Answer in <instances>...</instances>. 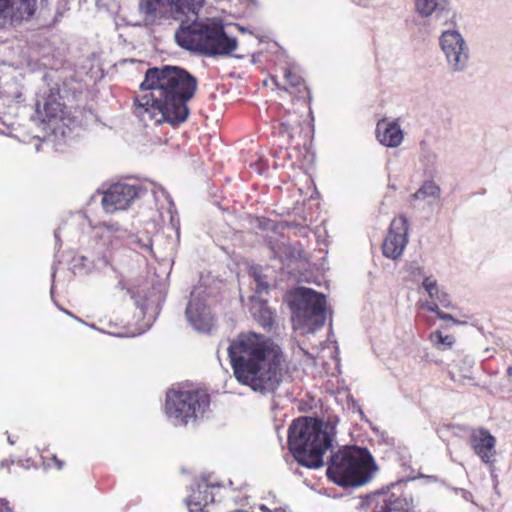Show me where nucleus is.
Listing matches in <instances>:
<instances>
[{
    "mask_svg": "<svg viewBox=\"0 0 512 512\" xmlns=\"http://www.w3.org/2000/svg\"><path fill=\"white\" fill-rule=\"evenodd\" d=\"M260 509L264 512H288L285 508H275L274 510H269L266 506H261Z\"/></svg>",
    "mask_w": 512,
    "mask_h": 512,
    "instance_id": "39",
    "label": "nucleus"
},
{
    "mask_svg": "<svg viewBox=\"0 0 512 512\" xmlns=\"http://www.w3.org/2000/svg\"><path fill=\"white\" fill-rule=\"evenodd\" d=\"M377 465L366 448L346 446L330 457L327 477L342 487H359L368 483Z\"/></svg>",
    "mask_w": 512,
    "mask_h": 512,
    "instance_id": "5",
    "label": "nucleus"
},
{
    "mask_svg": "<svg viewBox=\"0 0 512 512\" xmlns=\"http://www.w3.org/2000/svg\"><path fill=\"white\" fill-rule=\"evenodd\" d=\"M470 440L474 453L482 460V462L485 464H492L496 454L495 437L488 430L481 428L472 432Z\"/></svg>",
    "mask_w": 512,
    "mask_h": 512,
    "instance_id": "17",
    "label": "nucleus"
},
{
    "mask_svg": "<svg viewBox=\"0 0 512 512\" xmlns=\"http://www.w3.org/2000/svg\"><path fill=\"white\" fill-rule=\"evenodd\" d=\"M251 301V312L257 322L264 328L271 327L274 322V312L267 305V302L258 296H253Z\"/></svg>",
    "mask_w": 512,
    "mask_h": 512,
    "instance_id": "20",
    "label": "nucleus"
},
{
    "mask_svg": "<svg viewBox=\"0 0 512 512\" xmlns=\"http://www.w3.org/2000/svg\"><path fill=\"white\" fill-rule=\"evenodd\" d=\"M293 328L301 334L314 333L326 321V299L310 288L299 287L291 302Z\"/></svg>",
    "mask_w": 512,
    "mask_h": 512,
    "instance_id": "6",
    "label": "nucleus"
},
{
    "mask_svg": "<svg viewBox=\"0 0 512 512\" xmlns=\"http://www.w3.org/2000/svg\"><path fill=\"white\" fill-rule=\"evenodd\" d=\"M75 262L79 263L82 266L85 273L91 271L92 266L94 265L95 259L90 258L88 256H80L75 259Z\"/></svg>",
    "mask_w": 512,
    "mask_h": 512,
    "instance_id": "33",
    "label": "nucleus"
},
{
    "mask_svg": "<svg viewBox=\"0 0 512 512\" xmlns=\"http://www.w3.org/2000/svg\"><path fill=\"white\" fill-rule=\"evenodd\" d=\"M284 78L290 87H299L303 84V77L295 65L285 69Z\"/></svg>",
    "mask_w": 512,
    "mask_h": 512,
    "instance_id": "29",
    "label": "nucleus"
},
{
    "mask_svg": "<svg viewBox=\"0 0 512 512\" xmlns=\"http://www.w3.org/2000/svg\"><path fill=\"white\" fill-rule=\"evenodd\" d=\"M142 192L143 187L139 184L115 183L104 192L102 206L107 213L125 210Z\"/></svg>",
    "mask_w": 512,
    "mask_h": 512,
    "instance_id": "12",
    "label": "nucleus"
},
{
    "mask_svg": "<svg viewBox=\"0 0 512 512\" xmlns=\"http://www.w3.org/2000/svg\"><path fill=\"white\" fill-rule=\"evenodd\" d=\"M299 125L300 121L298 116L296 114H290L288 119H283L279 123V133L292 139Z\"/></svg>",
    "mask_w": 512,
    "mask_h": 512,
    "instance_id": "26",
    "label": "nucleus"
},
{
    "mask_svg": "<svg viewBox=\"0 0 512 512\" xmlns=\"http://www.w3.org/2000/svg\"><path fill=\"white\" fill-rule=\"evenodd\" d=\"M6 464H8V462H7V461H2V462H1V466H4V465H6Z\"/></svg>",
    "mask_w": 512,
    "mask_h": 512,
    "instance_id": "45",
    "label": "nucleus"
},
{
    "mask_svg": "<svg viewBox=\"0 0 512 512\" xmlns=\"http://www.w3.org/2000/svg\"><path fill=\"white\" fill-rule=\"evenodd\" d=\"M440 187L433 181H426L424 184L411 196L413 200L426 199V198H439Z\"/></svg>",
    "mask_w": 512,
    "mask_h": 512,
    "instance_id": "24",
    "label": "nucleus"
},
{
    "mask_svg": "<svg viewBox=\"0 0 512 512\" xmlns=\"http://www.w3.org/2000/svg\"><path fill=\"white\" fill-rule=\"evenodd\" d=\"M375 133L379 143L388 148H397L404 140V132L398 119H380L377 122Z\"/></svg>",
    "mask_w": 512,
    "mask_h": 512,
    "instance_id": "16",
    "label": "nucleus"
},
{
    "mask_svg": "<svg viewBox=\"0 0 512 512\" xmlns=\"http://www.w3.org/2000/svg\"><path fill=\"white\" fill-rule=\"evenodd\" d=\"M15 130L14 122L2 120L0 117V134L12 135Z\"/></svg>",
    "mask_w": 512,
    "mask_h": 512,
    "instance_id": "34",
    "label": "nucleus"
},
{
    "mask_svg": "<svg viewBox=\"0 0 512 512\" xmlns=\"http://www.w3.org/2000/svg\"><path fill=\"white\" fill-rule=\"evenodd\" d=\"M36 118L54 134L58 131L65 134L64 127H68L70 119L66 117L64 105L60 102L58 90L50 89L38 95L35 103Z\"/></svg>",
    "mask_w": 512,
    "mask_h": 512,
    "instance_id": "9",
    "label": "nucleus"
},
{
    "mask_svg": "<svg viewBox=\"0 0 512 512\" xmlns=\"http://www.w3.org/2000/svg\"><path fill=\"white\" fill-rule=\"evenodd\" d=\"M8 101V99L4 98V97H0V117L2 118V120H5V121H12L15 123L13 117L14 115L16 114L17 110H18V104L17 103H12V100H9V104L8 105V110L9 112L8 113H5L2 111V108L6 105V102Z\"/></svg>",
    "mask_w": 512,
    "mask_h": 512,
    "instance_id": "31",
    "label": "nucleus"
},
{
    "mask_svg": "<svg viewBox=\"0 0 512 512\" xmlns=\"http://www.w3.org/2000/svg\"><path fill=\"white\" fill-rule=\"evenodd\" d=\"M7 440L10 445H14L15 441L10 436H8Z\"/></svg>",
    "mask_w": 512,
    "mask_h": 512,
    "instance_id": "42",
    "label": "nucleus"
},
{
    "mask_svg": "<svg viewBox=\"0 0 512 512\" xmlns=\"http://www.w3.org/2000/svg\"><path fill=\"white\" fill-rule=\"evenodd\" d=\"M128 244L139 252L152 253V239L147 234L129 235Z\"/></svg>",
    "mask_w": 512,
    "mask_h": 512,
    "instance_id": "25",
    "label": "nucleus"
},
{
    "mask_svg": "<svg viewBox=\"0 0 512 512\" xmlns=\"http://www.w3.org/2000/svg\"><path fill=\"white\" fill-rule=\"evenodd\" d=\"M54 236H55L56 241L58 242L59 241V231H55Z\"/></svg>",
    "mask_w": 512,
    "mask_h": 512,
    "instance_id": "43",
    "label": "nucleus"
},
{
    "mask_svg": "<svg viewBox=\"0 0 512 512\" xmlns=\"http://www.w3.org/2000/svg\"><path fill=\"white\" fill-rule=\"evenodd\" d=\"M197 80L177 66L149 68L134 100V113L144 123H183L189 115L187 102L194 96Z\"/></svg>",
    "mask_w": 512,
    "mask_h": 512,
    "instance_id": "2",
    "label": "nucleus"
},
{
    "mask_svg": "<svg viewBox=\"0 0 512 512\" xmlns=\"http://www.w3.org/2000/svg\"><path fill=\"white\" fill-rule=\"evenodd\" d=\"M151 185V191L154 195L155 201L159 202L160 199L163 198V200L166 202L165 211H162L164 209L163 205L159 208L162 219L165 220L168 218L170 224L176 230L177 236H179V220L177 218V212L173 200L162 186H158L153 183H151Z\"/></svg>",
    "mask_w": 512,
    "mask_h": 512,
    "instance_id": "19",
    "label": "nucleus"
},
{
    "mask_svg": "<svg viewBox=\"0 0 512 512\" xmlns=\"http://www.w3.org/2000/svg\"><path fill=\"white\" fill-rule=\"evenodd\" d=\"M419 161L427 175L433 176L437 172L438 155L434 150H432L423 142L421 143Z\"/></svg>",
    "mask_w": 512,
    "mask_h": 512,
    "instance_id": "22",
    "label": "nucleus"
},
{
    "mask_svg": "<svg viewBox=\"0 0 512 512\" xmlns=\"http://www.w3.org/2000/svg\"><path fill=\"white\" fill-rule=\"evenodd\" d=\"M185 315L188 323L198 333L210 334L216 327V318L208 303L206 289L196 287L190 295Z\"/></svg>",
    "mask_w": 512,
    "mask_h": 512,
    "instance_id": "10",
    "label": "nucleus"
},
{
    "mask_svg": "<svg viewBox=\"0 0 512 512\" xmlns=\"http://www.w3.org/2000/svg\"><path fill=\"white\" fill-rule=\"evenodd\" d=\"M438 41L448 70L452 73L465 72L469 67L470 49L460 31L443 30Z\"/></svg>",
    "mask_w": 512,
    "mask_h": 512,
    "instance_id": "8",
    "label": "nucleus"
},
{
    "mask_svg": "<svg viewBox=\"0 0 512 512\" xmlns=\"http://www.w3.org/2000/svg\"><path fill=\"white\" fill-rule=\"evenodd\" d=\"M424 307L432 312V313H435L437 316L439 315V313L441 312V310L439 309V306L436 302H427L424 304Z\"/></svg>",
    "mask_w": 512,
    "mask_h": 512,
    "instance_id": "37",
    "label": "nucleus"
},
{
    "mask_svg": "<svg viewBox=\"0 0 512 512\" xmlns=\"http://www.w3.org/2000/svg\"><path fill=\"white\" fill-rule=\"evenodd\" d=\"M210 405L209 395L200 390H169L166 394L165 414L175 426H186L202 418Z\"/></svg>",
    "mask_w": 512,
    "mask_h": 512,
    "instance_id": "7",
    "label": "nucleus"
},
{
    "mask_svg": "<svg viewBox=\"0 0 512 512\" xmlns=\"http://www.w3.org/2000/svg\"><path fill=\"white\" fill-rule=\"evenodd\" d=\"M438 318L441 320H445V321H452L453 324H455V325H460V324L464 323V322H460V321L456 320L451 314L444 313L442 311L439 313Z\"/></svg>",
    "mask_w": 512,
    "mask_h": 512,
    "instance_id": "36",
    "label": "nucleus"
},
{
    "mask_svg": "<svg viewBox=\"0 0 512 512\" xmlns=\"http://www.w3.org/2000/svg\"><path fill=\"white\" fill-rule=\"evenodd\" d=\"M0 512H11L10 508L7 506V501L4 499H0Z\"/></svg>",
    "mask_w": 512,
    "mask_h": 512,
    "instance_id": "38",
    "label": "nucleus"
},
{
    "mask_svg": "<svg viewBox=\"0 0 512 512\" xmlns=\"http://www.w3.org/2000/svg\"><path fill=\"white\" fill-rule=\"evenodd\" d=\"M506 376L508 381L512 384V365H509L506 369Z\"/></svg>",
    "mask_w": 512,
    "mask_h": 512,
    "instance_id": "41",
    "label": "nucleus"
},
{
    "mask_svg": "<svg viewBox=\"0 0 512 512\" xmlns=\"http://www.w3.org/2000/svg\"><path fill=\"white\" fill-rule=\"evenodd\" d=\"M429 339L431 343L439 350L449 349L455 343L454 336L443 335L440 331L432 332L429 336Z\"/></svg>",
    "mask_w": 512,
    "mask_h": 512,
    "instance_id": "27",
    "label": "nucleus"
},
{
    "mask_svg": "<svg viewBox=\"0 0 512 512\" xmlns=\"http://www.w3.org/2000/svg\"><path fill=\"white\" fill-rule=\"evenodd\" d=\"M374 512H409V504L404 498H396L393 501L385 502L380 510Z\"/></svg>",
    "mask_w": 512,
    "mask_h": 512,
    "instance_id": "28",
    "label": "nucleus"
},
{
    "mask_svg": "<svg viewBox=\"0 0 512 512\" xmlns=\"http://www.w3.org/2000/svg\"><path fill=\"white\" fill-rule=\"evenodd\" d=\"M336 437V422L311 417H299L288 429V447L301 466L317 469L324 465L323 455Z\"/></svg>",
    "mask_w": 512,
    "mask_h": 512,
    "instance_id": "4",
    "label": "nucleus"
},
{
    "mask_svg": "<svg viewBox=\"0 0 512 512\" xmlns=\"http://www.w3.org/2000/svg\"><path fill=\"white\" fill-rule=\"evenodd\" d=\"M407 272L414 283L422 282L425 276L429 275L425 268L416 262H412L407 266Z\"/></svg>",
    "mask_w": 512,
    "mask_h": 512,
    "instance_id": "30",
    "label": "nucleus"
},
{
    "mask_svg": "<svg viewBox=\"0 0 512 512\" xmlns=\"http://www.w3.org/2000/svg\"><path fill=\"white\" fill-rule=\"evenodd\" d=\"M52 461L56 464L58 470H61L63 468V461L59 460L55 455L52 457Z\"/></svg>",
    "mask_w": 512,
    "mask_h": 512,
    "instance_id": "40",
    "label": "nucleus"
},
{
    "mask_svg": "<svg viewBox=\"0 0 512 512\" xmlns=\"http://www.w3.org/2000/svg\"><path fill=\"white\" fill-rule=\"evenodd\" d=\"M415 11L423 18H447L451 12L448 0H414Z\"/></svg>",
    "mask_w": 512,
    "mask_h": 512,
    "instance_id": "18",
    "label": "nucleus"
},
{
    "mask_svg": "<svg viewBox=\"0 0 512 512\" xmlns=\"http://www.w3.org/2000/svg\"><path fill=\"white\" fill-rule=\"evenodd\" d=\"M36 150L39 151L40 150V144H37L36 145Z\"/></svg>",
    "mask_w": 512,
    "mask_h": 512,
    "instance_id": "47",
    "label": "nucleus"
},
{
    "mask_svg": "<svg viewBox=\"0 0 512 512\" xmlns=\"http://www.w3.org/2000/svg\"><path fill=\"white\" fill-rule=\"evenodd\" d=\"M36 11V0H0V19L19 23L30 19Z\"/></svg>",
    "mask_w": 512,
    "mask_h": 512,
    "instance_id": "14",
    "label": "nucleus"
},
{
    "mask_svg": "<svg viewBox=\"0 0 512 512\" xmlns=\"http://www.w3.org/2000/svg\"><path fill=\"white\" fill-rule=\"evenodd\" d=\"M53 293H54V285L52 284V287H51V296L53 297Z\"/></svg>",
    "mask_w": 512,
    "mask_h": 512,
    "instance_id": "44",
    "label": "nucleus"
},
{
    "mask_svg": "<svg viewBox=\"0 0 512 512\" xmlns=\"http://www.w3.org/2000/svg\"><path fill=\"white\" fill-rule=\"evenodd\" d=\"M237 381L262 394L274 392L283 381L284 359L279 346L254 332L240 333L227 348Z\"/></svg>",
    "mask_w": 512,
    "mask_h": 512,
    "instance_id": "3",
    "label": "nucleus"
},
{
    "mask_svg": "<svg viewBox=\"0 0 512 512\" xmlns=\"http://www.w3.org/2000/svg\"><path fill=\"white\" fill-rule=\"evenodd\" d=\"M421 286L432 300L439 302L444 307L449 306L448 294L440 288L437 280L432 275L429 274L425 276L421 282Z\"/></svg>",
    "mask_w": 512,
    "mask_h": 512,
    "instance_id": "21",
    "label": "nucleus"
},
{
    "mask_svg": "<svg viewBox=\"0 0 512 512\" xmlns=\"http://www.w3.org/2000/svg\"><path fill=\"white\" fill-rule=\"evenodd\" d=\"M127 232L117 223H102L93 228L92 252L103 265L109 263V251L121 244L127 237Z\"/></svg>",
    "mask_w": 512,
    "mask_h": 512,
    "instance_id": "11",
    "label": "nucleus"
},
{
    "mask_svg": "<svg viewBox=\"0 0 512 512\" xmlns=\"http://www.w3.org/2000/svg\"><path fill=\"white\" fill-rule=\"evenodd\" d=\"M219 488L218 483H208L205 479L197 482L186 499L189 512H209L207 507L214 503L215 491H218Z\"/></svg>",
    "mask_w": 512,
    "mask_h": 512,
    "instance_id": "15",
    "label": "nucleus"
},
{
    "mask_svg": "<svg viewBox=\"0 0 512 512\" xmlns=\"http://www.w3.org/2000/svg\"><path fill=\"white\" fill-rule=\"evenodd\" d=\"M269 248L273 258L279 259L281 262H284L294 255L293 249L284 240L276 242L269 241Z\"/></svg>",
    "mask_w": 512,
    "mask_h": 512,
    "instance_id": "23",
    "label": "nucleus"
},
{
    "mask_svg": "<svg viewBox=\"0 0 512 512\" xmlns=\"http://www.w3.org/2000/svg\"><path fill=\"white\" fill-rule=\"evenodd\" d=\"M204 0H141L139 12L147 22L157 17L171 16L180 20L175 32L177 44L204 56H226L237 48V40L226 34L217 19H198Z\"/></svg>",
    "mask_w": 512,
    "mask_h": 512,
    "instance_id": "1",
    "label": "nucleus"
},
{
    "mask_svg": "<svg viewBox=\"0 0 512 512\" xmlns=\"http://www.w3.org/2000/svg\"><path fill=\"white\" fill-rule=\"evenodd\" d=\"M408 224L405 217L400 216L392 221L389 232L383 242V254L387 258L397 259L407 245Z\"/></svg>",
    "mask_w": 512,
    "mask_h": 512,
    "instance_id": "13",
    "label": "nucleus"
},
{
    "mask_svg": "<svg viewBox=\"0 0 512 512\" xmlns=\"http://www.w3.org/2000/svg\"><path fill=\"white\" fill-rule=\"evenodd\" d=\"M475 364V361L473 357L466 355L462 358L460 365H459V371L461 372L462 376L464 378H471L470 373Z\"/></svg>",
    "mask_w": 512,
    "mask_h": 512,
    "instance_id": "32",
    "label": "nucleus"
},
{
    "mask_svg": "<svg viewBox=\"0 0 512 512\" xmlns=\"http://www.w3.org/2000/svg\"><path fill=\"white\" fill-rule=\"evenodd\" d=\"M256 282V293L261 294L264 291H267L268 285L261 279L260 276H255Z\"/></svg>",
    "mask_w": 512,
    "mask_h": 512,
    "instance_id": "35",
    "label": "nucleus"
},
{
    "mask_svg": "<svg viewBox=\"0 0 512 512\" xmlns=\"http://www.w3.org/2000/svg\"><path fill=\"white\" fill-rule=\"evenodd\" d=\"M273 81H274L275 85H277V87L280 88V86H279L278 82L276 81V79H273Z\"/></svg>",
    "mask_w": 512,
    "mask_h": 512,
    "instance_id": "46",
    "label": "nucleus"
}]
</instances>
